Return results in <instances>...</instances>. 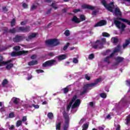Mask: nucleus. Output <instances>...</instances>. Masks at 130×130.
<instances>
[{"label": "nucleus", "mask_w": 130, "mask_h": 130, "mask_svg": "<svg viewBox=\"0 0 130 130\" xmlns=\"http://www.w3.org/2000/svg\"><path fill=\"white\" fill-rule=\"evenodd\" d=\"M119 51H120V46L118 45L116 46V48H115L114 51L111 53V55L114 56V54L117 52H119Z\"/></svg>", "instance_id": "nucleus-16"}, {"label": "nucleus", "mask_w": 130, "mask_h": 130, "mask_svg": "<svg viewBox=\"0 0 130 130\" xmlns=\"http://www.w3.org/2000/svg\"><path fill=\"white\" fill-rule=\"evenodd\" d=\"M4 33L7 34V33H10V29L8 28V27H6L5 29L3 30Z\"/></svg>", "instance_id": "nucleus-43"}, {"label": "nucleus", "mask_w": 130, "mask_h": 130, "mask_svg": "<svg viewBox=\"0 0 130 130\" xmlns=\"http://www.w3.org/2000/svg\"><path fill=\"white\" fill-rule=\"evenodd\" d=\"M77 98H78V96H77V95H75L73 96L71 102L69 103V105L67 106V111H70V110L71 109V107H72V105H73V103H74V102H75V101L77 100Z\"/></svg>", "instance_id": "nucleus-9"}, {"label": "nucleus", "mask_w": 130, "mask_h": 130, "mask_svg": "<svg viewBox=\"0 0 130 130\" xmlns=\"http://www.w3.org/2000/svg\"><path fill=\"white\" fill-rule=\"evenodd\" d=\"M80 20H81L82 21H85L86 20V16L84 15H81L80 16Z\"/></svg>", "instance_id": "nucleus-37"}, {"label": "nucleus", "mask_w": 130, "mask_h": 130, "mask_svg": "<svg viewBox=\"0 0 130 130\" xmlns=\"http://www.w3.org/2000/svg\"><path fill=\"white\" fill-rule=\"evenodd\" d=\"M27 37H25L24 35H16L14 38H13V41L15 43H19V42H21V41H23V40L26 39Z\"/></svg>", "instance_id": "nucleus-6"}, {"label": "nucleus", "mask_w": 130, "mask_h": 130, "mask_svg": "<svg viewBox=\"0 0 130 130\" xmlns=\"http://www.w3.org/2000/svg\"><path fill=\"white\" fill-rule=\"evenodd\" d=\"M13 49L15 51H19V50H21V47H20L19 46H16L13 47Z\"/></svg>", "instance_id": "nucleus-34"}, {"label": "nucleus", "mask_w": 130, "mask_h": 130, "mask_svg": "<svg viewBox=\"0 0 130 130\" xmlns=\"http://www.w3.org/2000/svg\"><path fill=\"white\" fill-rule=\"evenodd\" d=\"M62 115L64 119V124L63 125V130H68L70 124V116L68 115L66 111L62 112Z\"/></svg>", "instance_id": "nucleus-4"}, {"label": "nucleus", "mask_w": 130, "mask_h": 130, "mask_svg": "<svg viewBox=\"0 0 130 130\" xmlns=\"http://www.w3.org/2000/svg\"><path fill=\"white\" fill-rule=\"evenodd\" d=\"M81 7L83 9H87V10H91V11H93L95 10V7L92 6L91 5L85 4L81 6Z\"/></svg>", "instance_id": "nucleus-14"}, {"label": "nucleus", "mask_w": 130, "mask_h": 130, "mask_svg": "<svg viewBox=\"0 0 130 130\" xmlns=\"http://www.w3.org/2000/svg\"><path fill=\"white\" fill-rule=\"evenodd\" d=\"M31 59H35L36 58V55H32L31 56H30Z\"/></svg>", "instance_id": "nucleus-61"}, {"label": "nucleus", "mask_w": 130, "mask_h": 130, "mask_svg": "<svg viewBox=\"0 0 130 130\" xmlns=\"http://www.w3.org/2000/svg\"><path fill=\"white\" fill-rule=\"evenodd\" d=\"M114 14L115 16H121V12L118 8H116L115 9Z\"/></svg>", "instance_id": "nucleus-20"}, {"label": "nucleus", "mask_w": 130, "mask_h": 130, "mask_svg": "<svg viewBox=\"0 0 130 130\" xmlns=\"http://www.w3.org/2000/svg\"><path fill=\"white\" fill-rule=\"evenodd\" d=\"M102 43H103V44H105L106 43V39L105 38L102 39V42H101Z\"/></svg>", "instance_id": "nucleus-55"}, {"label": "nucleus", "mask_w": 130, "mask_h": 130, "mask_svg": "<svg viewBox=\"0 0 130 130\" xmlns=\"http://www.w3.org/2000/svg\"><path fill=\"white\" fill-rule=\"evenodd\" d=\"M130 44V41L128 40H125V44L128 45Z\"/></svg>", "instance_id": "nucleus-60"}, {"label": "nucleus", "mask_w": 130, "mask_h": 130, "mask_svg": "<svg viewBox=\"0 0 130 130\" xmlns=\"http://www.w3.org/2000/svg\"><path fill=\"white\" fill-rule=\"evenodd\" d=\"M113 55H111V54L107 56L106 58L104 59V61L105 62H107L109 64L110 63V62L109 61V59L112 58V57H113Z\"/></svg>", "instance_id": "nucleus-23"}, {"label": "nucleus", "mask_w": 130, "mask_h": 130, "mask_svg": "<svg viewBox=\"0 0 130 130\" xmlns=\"http://www.w3.org/2000/svg\"><path fill=\"white\" fill-rule=\"evenodd\" d=\"M102 35L104 37H109L110 35L107 32H103Z\"/></svg>", "instance_id": "nucleus-40"}, {"label": "nucleus", "mask_w": 130, "mask_h": 130, "mask_svg": "<svg viewBox=\"0 0 130 130\" xmlns=\"http://www.w3.org/2000/svg\"><path fill=\"white\" fill-rule=\"evenodd\" d=\"M16 25V19L13 18L11 22V27H13Z\"/></svg>", "instance_id": "nucleus-30"}, {"label": "nucleus", "mask_w": 130, "mask_h": 130, "mask_svg": "<svg viewBox=\"0 0 130 130\" xmlns=\"http://www.w3.org/2000/svg\"><path fill=\"white\" fill-rule=\"evenodd\" d=\"M80 104H81V100L77 99L74 101V103L72 106V109H75L76 107H79L80 106Z\"/></svg>", "instance_id": "nucleus-12"}, {"label": "nucleus", "mask_w": 130, "mask_h": 130, "mask_svg": "<svg viewBox=\"0 0 130 130\" xmlns=\"http://www.w3.org/2000/svg\"><path fill=\"white\" fill-rule=\"evenodd\" d=\"M4 57L3 56L0 55V62H6V61H4Z\"/></svg>", "instance_id": "nucleus-54"}, {"label": "nucleus", "mask_w": 130, "mask_h": 130, "mask_svg": "<svg viewBox=\"0 0 130 130\" xmlns=\"http://www.w3.org/2000/svg\"><path fill=\"white\" fill-rule=\"evenodd\" d=\"M69 46H70V43H67L66 45H65L63 48V50H64V51H66V50L67 49H68V48L69 47Z\"/></svg>", "instance_id": "nucleus-36"}, {"label": "nucleus", "mask_w": 130, "mask_h": 130, "mask_svg": "<svg viewBox=\"0 0 130 130\" xmlns=\"http://www.w3.org/2000/svg\"><path fill=\"white\" fill-rule=\"evenodd\" d=\"M64 34L65 36H67V37L70 36V35H71V33L70 32V30L67 29L66 30H65Z\"/></svg>", "instance_id": "nucleus-33"}, {"label": "nucleus", "mask_w": 130, "mask_h": 130, "mask_svg": "<svg viewBox=\"0 0 130 130\" xmlns=\"http://www.w3.org/2000/svg\"><path fill=\"white\" fill-rule=\"evenodd\" d=\"M8 84H9V81L8 79H5L3 80L2 85L3 87H6V85H8Z\"/></svg>", "instance_id": "nucleus-27"}, {"label": "nucleus", "mask_w": 130, "mask_h": 130, "mask_svg": "<svg viewBox=\"0 0 130 130\" xmlns=\"http://www.w3.org/2000/svg\"><path fill=\"white\" fill-rule=\"evenodd\" d=\"M37 8V6L36 5H32L31 7L30 11H34V10H36V8Z\"/></svg>", "instance_id": "nucleus-45"}, {"label": "nucleus", "mask_w": 130, "mask_h": 130, "mask_svg": "<svg viewBox=\"0 0 130 130\" xmlns=\"http://www.w3.org/2000/svg\"><path fill=\"white\" fill-rule=\"evenodd\" d=\"M7 64L6 67V68L8 70H11V69H12V68H13V67H14V64L13 63H8V64Z\"/></svg>", "instance_id": "nucleus-29"}, {"label": "nucleus", "mask_w": 130, "mask_h": 130, "mask_svg": "<svg viewBox=\"0 0 130 130\" xmlns=\"http://www.w3.org/2000/svg\"><path fill=\"white\" fill-rule=\"evenodd\" d=\"M13 60H9L8 61H6V62H0V67H2V66H4L5 64H8V63H10V62H12Z\"/></svg>", "instance_id": "nucleus-28"}, {"label": "nucleus", "mask_w": 130, "mask_h": 130, "mask_svg": "<svg viewBox=\"0 0 130 130\" xmlns=\"http://www.w3.org/2000/svg\"><path fill=\"white\" fill-rule=\"evenodd\" d=\"M101 81H102V79L101 78H98L94 81V83H88V84L90 87H95V86L97 85V84H98L99 83H100Z\"/></svg>", "instance_id": "nucleus-15"}, {"label": "nucleus", "mask_w": 130, "mask_h": 130, "mask_svg": "<svg viewBox=\"0 0 130 130\" xmlns=\"http://www.w3.org/2000/svg\"><path fill=\"white\" fill-rule=\"evenodd\" d=\"M129 122H130V114H129L126 117V124L128 125V124H129Z\"/></svg>", "instance_id": "nucleus-31"}, {"label": "nucleus", "mask_w": 130, "mask_h": 130, "mask_svg": "<svg viewBox=\"0 0 130 130\" xmlns=\"http://www.w3.org/2000/svg\"><path fill=\"white\" fill-rule=\"evenodd\" d=\"M72 21L74 22L75 23H76L78 24V23H80L81 21L79 20V18L77 17V16H75L72 18Z\"/></svg>", "instance_id": "nucleus-24"}, {"label": "nucleus", "mask_w": 130, "mask_h": 130, "mask_svg": "<svg viewBox=\"0 0 130 130\" xmlns=\"http://www.w3.org/2000/svg\"><path fill=\"white\" fill-rule=\"evenodd\" d=\"M22 125V121L18 120L16 122V126L17 127H19V126H21Z\"/></svg>", "instance_id": "nucleus-35"}, {"label": "nucleus", "mask_w": 130, "mask_h": 130, "mask_svg": "<svg viewBox=\"0 0 130 130\" xmlns=\"http://www.w3.org/2000/svg\"><path fill=\"white\" fill-rule=\"evenodd\" d=\"M95 57V55H94V54L91 53L89 55L88 58L89 59H93Z\"/></svg>", "instance_id": "nucleus-41"}, {"label": "nucleus", "mask_w": 130, "mask_h": 130, "mask_svg": "<svg viewBox=\"0 0 130 130\" xmlns=\"http://www.w3.org/2000/svg\"><path fill=\"white\" fill-rule=\"evenodd\" d=\"M28 64L29 66H35L36 64H38V61L36 60H32L28 62Z\"/></svg>", "instance_id": "nucleus-22"}, {"label": "nucleus", "mask_w": 130, "mask_h": 130, "mask_svg": "<svg viewBox=\"0 0 130 130\" xmlns=\"http://www.w3.org/2000/svg\"><path fill=\"white\" fill-rule=\"evenodd\" d=\"M22 7L24 8V9H28V5L26 3H23L22 4Z\"/></svg>", "instance_id": "nucleus-48"}, {"label": "nucleus", "mask_w": 130, "mask_h": 130, "mask_svg": "<svg viewBox=\"0 0 130 130\" xmlns=\"http://www.w3.org/2000/svg\"><path fill=\"white\" fill-rule=\"evenodd\" d=\"M55 62H56V60L54 59L49 60L43 63L42 64V67L43 68H47V67H52V66H54V63H55Z\"/></svg>", "instance_id": "nucleus-8"}, {"label": "nucleus", "mask_w": 130, "mask_h": 130, "mask_svg": "<svg viewBox=\"0 0 130 130\" xmlns=\"http://www.w3.org/2000/svg\"><path fill=\"white\" fill-rule=\"evenodd\" d=\"M20 25H21V26H25V25H26V22L25 21L21 22Z\"/></svg>", "instance_id": "nucleus-62"}, {"label": "nucleus", "mask_w": 130, "mask_h": 130, "mask_svg": "<svg viewBox=\"0 0 130 130\" xmlns=\"http://www.w3.org/2000/svg\"><path fill=\"white\" fill-rule=\"evenodd\" d=\"M100 96L101 98L105 99L106 97H107V95L105 93H102L100 94Z\"/></svg>", "instance_id": "nucleus-39"}, {"label": "nucleus", "mask_w": 130, "mask_h": 130, "mask_svg": "<svg viewBox=\"0 0 130 130\" xmlns=\"http://www.w3.org/2000/svg\"><path fill=\"white\" fill-rule=\"evenodd\" d=\"M32 106H33V107H34L35 108H36V109L39 108V105H38L32 104Z\"/></svg>", "instance_id": "nucleus-58"}, {"label": "nucleus", "mask_w": 130, "mask_h": 130, "mask_svg": "<svg viewBox=\"0 0 130 130\" xmlns=\"http://www.w3.org/2000/svg\"><path fill=\"white\" fill-rule=\"evenodd\" d=\"M57 58H58V60H59V61H61V60H63V59H66V58H67V55L66 54L60 55L57 56Z\"/></svg>", "instance_id": "nucleus-17"}, {"label": "nucleus", "mask_w": 130, "mask_h": 130, "mask_svg": "<svg viewBox=\"0 0 130 130\" xmlns=\"http://www.w3.org/2000/svg\"><path fill=\"white\" fill-rule=\"evenodd\" d=\"M48 55H49V56H54V53L53 52H50L48 53Z\"/></svg>", "instance_id": "nucleus-59"}, {"label": "nucleus", "mask_w": 130, "mask_h": 130, "mask_svg": "<svg viewBox=\"0 0 130 130\" xmlns=\"http://www.w3.org/2000/svg\"><path fill=\"white\" fill-rule=\"evenodd\" d=\"M30 26L24 27H19L17 29L16 28H13L9 29V33L10 34H15V33H26L27 32H29Z\"/></svg>", "instance_id": "nucleus-2"}, {"label": "nucleus", "mask_w": 130, "mask_h": 130, "mask_svg": "<svg viewBox=\"0 0 130 130\" xmlns=\"http://www.w3.org/2000/svg\"><path fill=\"white\" fill-rule=\"evenodd\" d=\"M36 72L38 74H40V73H44V71L41 69L37 70Z\"/></svg>", "instance_id": "nucleus-49"}, {"label": "nucleus", "mask_w": 130, "mask_h": 130, "mask_svg": "<svg viewBox=\"0 0 130 130\" xmlns=\"http://www.w3.org/2000/svg\"><path fill=\"white\" fill-rule=\"evenodd\" d=\"M2 10L3 11H4V13H7V12H8L9 11V10H8V8H7V7L4 6L2 8Z\"/></svg>", "instance_id": "nucleus-46"}, {"label": "nucleus", "mask_w": 130, "mask_h": 130, "mask_svg": "<svg viewBox=\"0 0 130 130\" xmlns=\"http://www.w3.org/2000/svg\"><path fill=\"white\" fill-rule=\"evenodd\" d=\"M68 11V9L67 8H64L62 10V13H67V11Z\"/></svg>", "instance_id": "nucleus-64"}, {"label": "nucleus", "mask_w": 130, "mask_h": 130, "mask_svg": "<svg viewBox=\"0 0 130 130\" xmlns=\"http://www.w3.org/2000/svg\"><path fill=\"white\" fill-rule=\"evenodd\" d=\"M106 24H107V22L105 20H102L95 23L94 27H102V26H105Z\"/></svg>", "instance_id": "nucleus-11"}, {"label": "nucleus", "mask_w": 130, "mask_h": 130, "mask_svg": "<svg viewBox=\"0 0 130 130\" xmlns=\"http://www.w3.org/2000/svg\"><path fill=\"white\" fill-rule=\"evenodd\" d=\"M21 121H23V122L27 121V117L26 116L23 117Z\"/></svg>", "instance_id": "nucleus-56"}, {"label": "nucleus", "mask_w": 130, "mask_h": 130, "mask_svg": "<svg viewBox=\"0 0 130 130\" xmlns=\"http://www.w3.org/2000/svg\"><path fill=\"white\" fill-rule=\"evenodd\" d=\"M122 21L124 23H126L127 25L130 26V20H128L126 19L122 18L120 17L115 18H114V24L115 25L116 27L121 30V32H124V29L126 28V25L124 23H121L119 21Z\"/></svg>", "instance_id": "nucleus-1"}, {"label": "nucleus", "mask_w": 130, "mask_h": 130, "mask_svg": "<svg viewBox=\"0 0 130 130\" xmlns=\"http://www.w3.org/2000/svg\"><path fill=\"white\" fill-rule=\"evenodd\" d=\"M95 43H98V46L99 49L103 48V46L104 45V44H103V43H101V42H100L99 40H96Z\"/></svg>", "instance_id": "nucleus-19"}, {"label": "nucleus", "mask_w": 130, "mask_h": 130, "mask_svg": "<svg viewBox=\"0 0 130 130\" xmlns=\"http://www.w3.org/2000/svg\"><path fill=\"white\" fill-rule=\"evenodd\" d=\"M113 43H114V44H117V43H118V39L116 38H113Z\"/></svg>", "instance_id": "nucleus-38"}, {"label": "nucleus", "mask_w": 130, "mask_h": 130, "mask_svg": "<svg viewBox=\"0 0 130 130\" xmlns=\"http://www.w3.org/2000/svg\"><path fill=\"white\" fill-rule=\"evenodd\" d=\"M61 128V122L59 121V122L56 124V129L60 130Z\"/></svg>", "instance_id": "nucleus-25"}, {"label": "nucleus", "mask_w": 130, "mask_h": 130, "mask_svg": "<svg viewBox=\"0 0 130 130\" xmlns=\"http://www.w3.org/2000/svg\"><path fill=\"white\" fill-rule=\"evenodd\" d=\"M47 116L49 119H53V114L51 112L48 113L47 114Z\"/></svg>", "instance_id": "nucleus-32"}, {"label": "nucleus", "mask_w": 130, "mask_h": 130, "mask_svg": "<svg viewBox=\"0 0 130 130\" xmlns=\"http://www.w3.org/2000/svg\"><path fill=\"white\" fill-rule=\"evenodd\" d=\"M37 35H36L35 33H32L28 36V38L26 39V41H30L31 39H33V38H35L36 37Z\"/></svg>", "instance_id": "nucleus-18"}, {"label": "nucleus", "mask_w": 130, "mask_h": 130, "mask_svg": "<svg viewBox=\"0 0 130 130\" xmlns=\"http://www.w3.org/2000/svg\"><path fill=\"white\" fill-rule=\"evenodd\" d=\"M115 60L116 62H115L114 64V66H117V64H119L124 60V58L118 56L117 57L115 58Z\"/></svg>", "instance_id": "nucleus-10"}, {"label": "nucleus", "mask_w": 130, "mask_h": 130, "mask_svg": "<svg viewBox=\"0 0 130 130\" xmlns=\"http://www.w3.org/2000/svg\"><path fill=\"white\" fill-rule=\"evenodd\" d=\"M63 93L64 94H67L69 92V88L68 87H65L63 89Z\"/></svg>", "instance_id": "nucleus-42"}, {"label": "nucleus", "mask_w": 130, "mask_h": 130, "mask_svg": "<svg viewBox=\"0 0 130 130\" xmlns=\"http://www.w3.org/2000/svg\"><path fill=\"white\" fill-rule=\"evenodd\" d=\"M101 3L107 11L112 13L113 9H114V2H111L109 4L105 0H101Z\"/></svg>", "instance_id": "nucleus-3"}, {"label": "nucleus", "mask_w": 130, "mask_h": 130, "mask_svg": "<svg viewBox=\"0 0 130 130\" xmlns=\"http://www.w3.org/2000/svg\"><path fill=\"white\" fill-rule=\"evenodd\" d=\"M51 7H52V8H53L54 9V10L57 9V7L54 6V3H52V4L51 5Z\"/></svg>", "instance_id": "nucleus-57"}, {"label": "nucleus", "mask_w": 130, "mask_h": 130, "mask_svg": "<svg viewBox=\"0 0 130 130\" xmlns=\"http://www.w3.org/2000/svg\"><path fill=\"white\" fill-rule=\"evenodd\" d=\"M92 48H93L94 49H97V48H99L98 43H95V44L92 45Z\"/></svg>", "instance_id": "nucleus-50"}, {"label": "nucleus", "mask_w": 130, "mask_h": 130, "mask_svg": "<svg viewBox=\"0 0 130 130\" xmlns=\"http://www.w3.org/2000/svg\"><path fill=\"white\" fill-rule=\"evenodd\" d=\"M89 127V123H86L82 125V130H87Z\"/></svg>", "instance_id": "nucleus-26"}, {"label": "nucleus", "mask_w": 130, "mask_h": 130, "mask_svg": "<svg viewBox=\"0 0 130 130\" xmlns=\"http://www.w3.org/2000/svg\"><path fill=\"white\" fill-rule=\"evenodd\" d=\"M98 13V11L94 10L92 12L91 15H92V16H96V15H97Z\"/></svg>", "instance_id": "nucleus-47"}, {"label": "nucleus", "mask_w": 130, "mask_h": 130, "mask_svg": "<svg viewBox=\"0 0 130 130\" xmlns=\"http://www.w3.org/2000/svg\"><path fill=\"white\" fill-rule=\"evenodd\" d=\"M45 44L48 46L53 45V47L57 46L59 45L60 42L57 39H52L45 41Z\"/></svg>", "instance_id": "nucleus-5"}, {"label": "nucleus", "mask_w": 130, "mask_h": 130, "mask_svg": "<svg viewBox=\"0 0 130 130\" xmlns=\"http://www.w3.org/2000/svg\"><path fill=\"white\" fill-rule=\"evenodd\" d=\"M85 79H86V80L87 81H90V80L91 79V77H90V76H88V74H86L85 75Z\"/></svg>", "instance_id": "nucleus-51"}, {"label": "nucleus", "mask_w": 130, "mask_h": 130, "mask_svg": "<svg viewBox=\"0 0 130 130\" xmlns=\"http://www.w3.org/2000/svg\"><path fill=\"white\" fill-rule=\"evenodd\" d=\"M73 62L74 63H78L79 62V60L76 58H75L73 59Z\"/></svg>", "instance_id": "nucleus-53"}, {"label": "nucleus", "mask_w": 130, "mask_h": 130, "mask_svg": "<svg viewBox=\"0 0 130 130\" xmlns=\"http://www.w3.org/2000/svg\"><path fill=\"white\" fill-rule=\"evenodd\" d=\"M99 130H104V127L101 126H100L98 127Z\"/></svg>", "instance_id": "nucleus-63"}, {"label": "nucleus", "mask_w": 130, "mask_h": 130, "mask_svg": "<svg viewBox=\"0 0 130 130\" xmlns=\"http://www.w3.org/2000/svg\"><path fill=\"white\" fill-rule=\"evenodd\" d=\"M13 101V103L14 104H15V105H19V102H20V99L16 97H13L12 98Z\"/></svg>", "instance_id": "nucleus-21"}, {"label": "nucleus", "mask_w": 130, "mask_h": 130, "mask_svg": "<svg viewBox=\"0 0 130 130\" xmlns=\"http://www.w3.org/2000/svg\"><path fill=\"white\" fill-rule=\"evenodd\" d=\"M28 51H25V50H22V51H19L18 52H12L11 53L12 56L13 57H15L16 56H19L20 55H27L28 54Z\"/></svg>", "instance_id": "nucleus-7"}, {"label": "nucleus", "mask_w": 130, "mask_h": 130, "mask_svg": "<svg viewBox=\"0 0 130 130\" xmlns=\"http://www.w3.org/2000/svg\"><path fill=\"white\" fill-rule=\"evenodd\" d=\"M90 87V85H89L88 83L84 85L83 87V89H84V90L80 92V96H83L84 94L87 93V91H88V88Z\"/></svg>", "instance_id": "nucleus-13"}, {"label": "nucleus", "mask_w": 130, "mask_h": 130, "mask_svg": "<svg viewBox=\"0 0 130 130\" xmlns=\"http://www.w3.org/2000/svg\"><path fill=\"white\" fill-rule=\"evenodd\" d=\"M79 12H81V9H74L73 10V13H78Z\"/></svg>", "instance_id": "nucleus-52"}, {"label": "nucleus", "mask_w": 130, "mask_h": 130, "mask_svg": "<svg viewBox=\"0 0 130 130\" xmlns=\"http://www.w3.org/2000/svg\"><path fill=\"white\" fill-rule=\"evenodd\" d=\"M9 117H10V118H13L15 117V114H14L13 112H11V113H9Z\"/></svg>", "instance_id": "nucleus-44"}]
</instances>
